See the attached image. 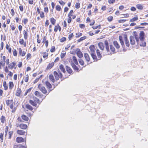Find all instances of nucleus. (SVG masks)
Wrapping results in <instances>:
<instances>
[{
	"label": "nucleus",
	"mask_w": 148,
	"mask_h": 148,
	"mask_svg": "<svg viewBox=\"0 0 148 148\" xmlns=\"http://www.w3.org/2000/svg\"><path fill=\"white\" fill-rule=\"evenodd\" d=\"M89 49H90L89 53L90 54L92 58L94 60V61H97V59L95 53V47L94 45H91L89 47Z\"/></svg>",
	"instance_id": "obj_1"
},
{
	"label": "nucleus",
	"mask_w": 148,
	"mask_h": 148,
	"mask_svg": "<svg viewBox=\"0 0 148 148\" xmlns=\"http://www.w3.org/2000/svg\"><path fill=\"white\" fill-rule=\"evenodd\" d=\"M139 38L137 37V35H136L135 36V38L138 43V42L139 41V38L141 41L143 42L144 41L145 36L143 31H142L140 32L139 34Z\"/></svg>",
	"instance_id": "obj_2"
},
{
	"label": "nucleus",
	"mask_w": 148,
	"mask_h": 148,
	"mask_svg": "<svg viewBox=\"0 0 148 148\" xmlns=\"http://www.w3.org/2000/svg\"><path fill=\"white\" fill-rule=\"evenodd\" d=\"M38 88L43 94H46L47 93V91L46 89L41 84H39Z\"/></svg>",
	"instance_id": "obj_3"
},
{
	"label": "nucleus",
	"mask_w": 148,
	"mask_h": 148,
	"mask_svg": "<svg viewBox=\"0 0 148 148\" xmlns=\"http://www.w3.org/2000/svg\"><path fill=\"white\" fill-rule=\"evenodd\" d=\"M54 75L56 79L57 80L59 79L60 78H61L62 77V73L59 71L58 72V73L56 71H54Z\"/></svg>",
	"instance_id": "obj_4"
},
{
	"label": "nucleus",
	"mask_w": 148,
	"mask_h": 148,
	"mask_svg": "<svg viewBox=\"0 0 148 148\" xmlns=\"http://www.w3.org/2000/svg\"><path fill=\"white\" fill-rule=\"evenodd\" d=\"M3 61H1V66H4L5 63L7 64H8L9 63V59H7L5 60V57L4 56H3Z\"/></svg>",
	"instance_id": "obj_5"
},
{
	"label": "nucleus",
	"mask_w": 148,
	"mask_h": 148,
	"mask_svg": "<svg viewBox=\"0 0 148 148\" xmlns=\"http://www.w3.org/2000/svg\"><path fill=\"white\" fill-rule=\"evenodd\" d=\"M16 62H13L11 63L8 65V67L11 69H12L13 68H14L15 69H16Z\"/></svg>",
	"instance_id": "obj_6"
},
{
	"label": "nucleus",
	"mask_w": 148,
	"mask_h": 148,
	"mask_svg": "<svg viewBox=\"0 0 148 148\" xmlns=\"http://www.w3.org/2000/svg\"><path fill=\"white\" fill-rule=\"evenodd\" d=\"M76 51H77V52H76L77 56L79 58H81L82 57H83V54L81 51L79 49H77Z\"/></svg>",
	"instance_id": "obj_7"
},
{
	"label": "nucleus",
	"mask_w": 148,
	"mask_h": 148,
	"mask_svg": "<svg viewBox=\"0 0 148 148\" xmlns=\"http://www.w3.org/2000/svg\"><path fill=\"white\" fill-rule=\"evenodd\" d=\"M97 51V56L98 58L97 57V61L98 60H100L101 59V57L102 56L101 54L100 53L99 50L98 49H97L96 51Z\"/></svg>",
	"instance_id": "obj_8"
},
{
	"label": "nucleus",
	"mask_w": 148,
	"mask_h": 148,
	"mask_svg": "<svg viewBox=\"0 0 148 148\" xmlns=\"http://www.w3.org/2000/svg\"><path fill=\"white\" fill-rule=\"evenodd\" d=\"M16 140L18 143H20L24 142V139L22 137H18L16 138Z\"/></svg>",
	"instance_id": "obj_9"
},
{
	"label": "nucleus",
	"mask_w": 148,
	"mask_h": 148,
	"mask_svg": "<svg viewBox=\"0 0 148 148\" xmlns=\"http://www.w3.org/2000/svg\"><path fill=\"white\" fill-rule=\"evenodd\" d=\"M130 43L132 45H134L135 44V41L134 36H130Z\"/></svg>",
	"instance_id": "obj_10"
},
{
	"label": "nucleus",
	"mask_w": 148,
	"mask_h": 148,
	"mask_svg": "<svg viewBox=\"0 0 148 148\" xmlns=\"http://www.w3.org/2000/svg\"><path fill=\"white\" fill-rule=\"evenodd\" d=\"M124 39L125 41V44L126 46L127 47H129L130 46V43L126 36H125L124 37Z\"/></svg>",
	"instance_id": "obj_11"
},
{
	"label": "nucleus",
	"mask_w": 148,
	"mask_h": 148,
	"mask_svg": "<svg viewBox=\"0 0 148 148\" xmlns=\"http://www.w3.org/2000/svg\"><path fill=\"white\" fill-rule=\"evenodd\" d=\"M84 55L86 60L87 62H89L90 60V58L88 54L86 53H84Z\"/></svg>",
	"instance_id": "obj_12"
},
{
	"label": "nucleus",
	"mask_w": 148,
	"mask_h": 148,
	"mask_svg": "<svg viewBox=\"0 0 148 148\" xmlns=\"http://www.w3.org/2000/svg\"><path fill=\"white\" fill-rule=\"evenodd\" d=\"M104 43L105 45V47L106 50L108 52L109 51V49L108 46V42L107 40H106L104 41Z\"/></svg>",
	"instance_id": "obj_13"
},
{
	"label": "nucleus",
	"mask_w": 148,
	"mask_h": 148,
	"mask_svg": "<svg viewBox=\"0 0 148 148\" xmlns=\"http://www.w3.org/2000/svg\"><path fill=\"white\" fill-rule=\"evenodd\" d=\"M119 39L121 45L123 47L125 46V45L124 42L123 40L122 37L121 36H119Z\"/></svg>",
	"instance_id": "obj_14"
},
{
	"label": "nucleus",
	"mask_w": 148,
	"mask_h": 148,
	"mask_svg": "<svg viewBox=\"0 0 148 148\" xmlns=\"http://www.w3.org/2000/svg\"><path fill=\"white\" fill-rule=\"evenodd\" d=\"M19 43L21 45H23L25 47L26 46V42H24V40L23 39H21L20 40Z\"/></svg>",
	"instance_id": "obj_15"
},
{
	"label": "nucleus",
	"mask_w": 148,
	"mask_h": 148,
	"mask_svg": "<svg viewBox=\"0 0 148 148\" xmlns=\"http://www.w3.org/2000/svg\"><path fill=\"white\" fill-rule=\"evenodd\" d=\"M98 46L99 48L101 50H103L104 49V47L103 43L102 42H99L98 44Z\"/></svg>",
	"instance_id": "obj_16"
},
{
	"label": "nucleus",
	"mask_w": 148,
	"mask_h": 148,
	"mask_svg": "<svg viewBox=\"0 0 148 148\" xmlns=\"http://www.w3.org/2000/svg\"><path fill=\"white\" fill-rule=\"evenodd\" d=\"M25 132L22 130H18L17 131V133L20 135H24Z\"/></svg>",
	"instance_id": "obj_17"
},
{
	"label": "nucleus",
	"mask_w": 148,
	"mask_h": 148,
	"mask_svg": "<svg viewBox=\"0 0 148 148\" xmlns=\"http://www.w3.org/2000/svg\"><path fill=\"white\" fill-rule=\"evenodd\" d=\"M45 84L48 88L50 89L52 88V85L48 81H46L45 82Z\"/></svg>",
	"instance_id": "obj_18"
},
{
	"label": "nucleus",
	"mask_w": 148,
	"mask_h": 148,
	"mask_svg": "<svg viewBox=\"0 0 148 148\" xmlns=\"http://www.w3.org/2000/svg\"><path fill=\"white\" fill-rule=\"evenodd\" d=\"M27 127L26 125L24 124H20V128L23 129H25Z\"/></svg>",
	"instance_id": "obj_19"
},
{
	"label": "nucleus",
	"mask_w": 148,
	"mask_h": 148,
	"mask_svg": "<svg viewBox=\"0 0 148 148\" xmlns=\"http://www.w3.org/2000/svg\"><path fill=\"white\" fill-rule=\"evenodd\" d=\"M54 63L53 62H51L49 63L47 66V69H50L54 65Z\"/></svg>",
	"instance_id": "obj_20"
},
{
	"label": "nucleus",
	"mask_w": 148,
	"mask_h": 148,
	"mask_svg": "<svg viewBox=\"0 0 148 148\" xmlns=\"http://www.w3.org/2000/svg\"><path fill=\"white\" fill-rule=\"evenodd\" d=\"M14 148H26V147L24 146L16 145L14 144Z\"/></svg>",
	"instance_id": "obj_21"
},
{
	"label": "nucleus",
	"mask_w": 148,
	"mask_h": 148,
	"mask_svg": "<svg viewBox=\"0 0 148 148\" xmlns=\"http://www.w3.org/2000/svg\"><path fill=\"white\" fill-rule=\"evenodd\" d=\"M49 79L53 83L55 82V79L53 75H50L49 76Z\"/></svg>",
	"instance_id": "obj_22"
},
{
	"label": "nucleus",
	"mask_w": 148,
	"mask_h": 148,
	"mask_svg": "<svg viewBox=\"0 0 148 148\" xmlns=\"http://www.w3.org/2000/svg\"><path fill=\"white\" fill-rule=\"evenodd\" d=\"M66 69L67 72L69 74L71 73L72 72V71L71 68L67 66H66Z\"/></svg>",
	"instance_id": "obj_23"
},
{
	"label": "nucleus",
	"mask_w": 148,
	"mask_h": 148,
	"mask_svg": "<svg viewBox=\"0 0 148 148\" xmlns=\"http://www.w3.org/2000/svg\"><path fill=\"white\" fill-rule=\"evenodd\" d=\"M71 65L74 70L78 71V70L79 69L73 63H71Z\"/></svg>",
	"instance_id": "obj_24"
},
{
	"label": "nucleus",
	"mask_w": 148,
	"mask_h": 148,
	"mask_svg": "<svg viewBox=\"0 0 148 148\" xmlns=\"http://www.w3.org/2000/svg\"><path fill=\"white\" fill-rule=\"evenodd\" d=\"M21 91L20 88H18L17 91L16 93V95L17 96H19L21 93Z\"/></svg>",
	"instance_id": "obj_25"
},
{
	"label": "nucleus",
	"mask_w": 148,
	"mask_h": 148,
	"mask_svg": "<svg viewBox=\"0 0 148 148\" xmlns=\"http://www.w3.org/2000/svg\"><path fill=\"white\" fill-rule=\"evenodd\" d=\"M35 95L38 96V97H42L43 96V95H42V94L40 93L38 91H36L35 92Z\"/></svg>",
	"instance_id": "obj_26"
},
{
	"label": "nucleus",
	"mask_w": 148,
	"mask_h": 148,
	"mask_svg": "<svg viewBox=\"0 0 148 148\" xmlns=\"http://www.w3.org/2000/svg\"><path fill=\"white\" fill-rule=\"evenodd\" d=\"M24 38L25 39H27V33L25 30H24L23 31Z\"/></svg>",
	"instance_id": "obj_27"
},
{
	"label": "nucleus",
	"mask_w": 148,
	"mask_h": 148,
	"mask_svg": "<svg viewBox=\"0 0 148 148\" xmlns=\"http://www.w3.org/2000/svg\"><path fill=\"white\" fill-rule=\"evenodd\" d=\"M114 44L116 47L117 49H119L120 47V46L118 42L116 41H114L113 42Z\"/></svg>",
	"instance_id": "obj_28"
},
{
	"label": "nucleus",
	"mask_w": 148,
	"mask_h": 148,
	"mask_svg": "<svg viewBox=\"0 0 148 148\" xmlns=\"http://www.w3.org/2000/svg\"><path fill=\"white\" fill-rule=\"evenodd\" d=\"M22 119L25 121H27L29 119L25 115H23L21 116Z\"/></svg>",
	"instance_id": "obj_29"
},
{
	"label": "nucleus",
	"mask_w": 148,
	"mask_h": 148,
	"mask_svg": "<svg viewBox=\"0 0 148 148\" xmlns=\"http://www.w3.org/2000/svg\"><path fill=\"white\" fill-rule=\"evenodd\" d=\"M29 103L33 106L35 107L37 106V104L36 103H35L33 101L30 100L29 101Z\"/></svg>",
	"instance_id": "obj_30"
},
{
	"label": "nucleus",
	"mask_w": 148,
	"mask_h": 148,
	"mask_svg": "<svg viewBox=\"0 0 148 148\" xmlns=\"http://www.w3.org/2000/svg\"><path fill=\"white\" fill-rule=\"evenodd\" d=\"M26 107L27 109L31 111H32L33 110L32 107L29 104H26Z\"/></svg>",
	"instance_id": "obj_31"
},
{
	"label": "nucleus",
	"mask_w": 148,
	"mask_h": 148,
	"mask_svg": "<svg viewBox=\"0 0 148 148\" xmlns=\"http://www.w3.org/2000/svg\"><path fill=\"white\" fill-rule=\"evenodd\" d=\"M60 69L61 71L63 73H64V72L65 71L64 66L62 64H60Z\"/></svg>",
	"instance_id": "obj_32"
},
{
	"label": "nucleus",
	"mask_w": 148,
	"mask_h": 148,
	"mask_svg": "<svg viewBox=\"0 0 148 148\" xmlns=\"http://www.w3.org/2000/svg\"><path fill=\"white\" fill-rule=\"evenodd\" d=\"M50 21L52 24L54 25L56 22V20L53 18H51L50 19Z\"/></svg>",
	"instance_id": "obj_33"
},
{
	"label": "nucleus",
	"mask_w": 148,
	"mask_h": 148,
	"mask_svg": "<svg viewBox=\"0 0 148 148\" xmlns=\"http://www.w3.org/2000/svg\"><path fill=\"white\" fill-rule=\"evenodd\" d=\"M73 60L75 64H76V65L78 64V62L77 61V60L75 56H73Z\"/></svg>",
	"instance_id": "obj_34"
},
{
	"label": "nucleus",
	"mask_w": 148,
	"mask_h": 148,
	"mask_svg": "<svg viewBox=\"0 0 148 148\" xmlns=\"http://www.w3.org/2000/svg\"><path fill=\"white\" fill-rule=\"evenodd\" d=\"M136 7L138 9L140 10H142L143 9V7L142 5L140 4H137L136 5Z\"/></svg>",
	"instance_id": "obj_35"
},
{
	"label": "nucleus",
	"mask_w": 148,
	"mask_h": 148,
	"mask_svg": "<svg viewBox=\"0 0 148 148\" xmlns=\"http://www.w3.org/2000/svg\"><path fill=\"white\" fill-rule=\"evenodd\" d=\"M3 86L4 88V89L5 90L8 89V85L6 84V82L5 81H4L3 82Z\"/></svg>",
	"instance_id": "obj_36"
},
{
	"label": "nucleus",
	"mask_w": 148,
	"mask_h": 148,
	"mask_svg": "<svg viewBox=\"0 0 148 148\" xmlns=\"http://www.w3.org/2000/svg\"><path fill=\"white\" fill-rule=\"evenodd\" d=\"M14 84L13 82H9V88L11 89L14 86Z\"/></svg>",
	"instance_id": "obj_37"
},
{
	"label": "nucleus",
	"mask_w": 148,
	"mask_h": 148,
	"mask_svg": "<svg viewBox=\"0 0 148 148\" xmlns=\"http://www.w3.org/2000/svg\"><path fill=\"white\" fill-rule=\"evenodd\" d=\"M13 101L12 100H8L6 101V103L8 106H9L10 104H11V103H13Z\"/></svg>",
	"instance_id": "obj_38"
},
{
	"label": "nucleus",
	"mask_w": 148,
	"mask_h": 148,
	"mask_svg": "<svg viewBox=\"0 0 148 148\" xmlns=\"http://www.w3.org/2000/svg\"><path fill=\"white\" fill-rule=\"evenodd\" d=\"M86 36H84V37H81V38H79V39H78L77 40V42H79L84 40V39H86Z\"/></svg>",
	"instance_id": "obj_39"
},
{
	"label": "nucleus",
	"mask_w": 148,
	"mask_h": 148,
	"mask_svg": "<svg viewBox=\"0 0 148 148\" xmlns=\"http://www.w3.org/2000/svg\"><path fill=\"white\" fill-rule=\"evenodd\" d=\"M138 20V18L137 17H134V18L131 19L130 20V22H134L135 21Z\"/></svg>",
	"instance_id": "obj_40"
},
{
	"label": "nucleus",
	"mask_w": 148,
	"mask_h": 148,
	"mask_svg": "<svg viewBox=\"0 0 148 148\" xmlns=\"http://www.w3.org/2000/svg\"><path fill=\"white\" fill-rule=\"evenodd\" d=\"M80 64L82 66H83L84 64V61L81 59L78 60Z\"/></svg>",
	"instance_id": "obj_41"
},
{
	"label": "nucleus",
	"mask_w": 148,
	"mask_h": 148,
	"mask_svg": "<svg viewBox=\"0 0 148 148\" xmlns=\"http://www.w3.org/2000/svg\"><path fill=\"white\" fill-rule=\"evenodd\" d=\"M1 120L2 123H3L5 121V118L4 116H2L1 118Z\"/></svg>",
	"instance_id": "obj_42"
},
{
	"label": "nucleus",
	"mask_w": 148,
	"mask_h": 148,
	"mask_svg": "<svg viewBox=\"0 0 148 148\" xmlns=\"http://www.w3.org/2000/svg\"><path fill=\"white\" fill-rule=\"evenodd\" d=\"M110 49L112 51L114 52L115 51V49L114 46L112 45H110Z\"/></svg>",
	"instance_id": "obj_43"
},
{
	"label": "nucleus",
	"mask_w": 148,
	"mask_h": 148,
	"mask_svg": "<svg viewBox=\"0 0 148 148\" xmlns=\"http://www.w3.org/2000/svg\"><path fill=\"white\" fill-rule=\"evenodd\" d=\"M43 54H44V55L43 56V58H44L47 59V57L48 56V53L45 52L43 53Z\"/></svg>",
	"instance_id": "obj_44"
},
{
	"label": "nucleus",
	"mask_w": 148,
	"mask_h": 148,
	"mask_svg": "<svg viewBox=\"0 0 148 148\" xmlns=\"http://www.w3.org/2000/svg\"><path fill=\"white\" fill-rule=\"evenodd\" d=\"M28 75L27 74L25 75L24 80L25 82H27L28 81Z\"/></svg>",
	"instance_id": "obj_45"
},
{
	"label": "nucleus",
	"mask_w": 148,
	"mask_h": 148,
	"mask_svg": "<svg viewBox=\"0 0 148 148\" xmlns=\"http://www.w3.org/2000/svg\"><path fill=\"white\" fill-rule=\"evenodd\" d=\"M92 27L93 28V29H96L97 28H98L99 29H100L101 28V26L100 25H99L98 26H93Z\"/></svg>",
	"instance_id": "obj_46"
},
{
	"label": "nucleus",
	"mask_w": 148,
	"mask_h": 148,
	"mask_svg": "<svg viewBox=\"0 0 148 148\" xmlns=\"http://www.w3.org/2000/svg\"><path fill=\"white\" fill-rule=\"evenodd\" d=\"M66 38L65 37H63L60 39V41L62 42H63L66 40Z\"/></svg>",
	"instance_id": "obj_47"
},
{
	"label": "nucleus",
	"mask_w": 148,
	"mask_h": 148,
	"mask_svg": "<svg viewBox=\"0 0 148 148\" xmlns=\"http://www.w3.org/2000/svg\"><path fill=\"white\" fill-rule=\"evenodd\" d=\"M80 3H76L75 5V8L76 9H78L80 7Z\"/></svg>",
	"instance_id": "obj_48"
},
{
	"label": "nucleus",
	"mask_w": 148,
	"mask_h": 148,
	"mask_svg": "<svg viewBox=\"0 0 148 148\" xmlns=\"http://www.w3.org/2000/svg\"><path fill=\"white\" fill-rule=\"evenodd\" d=\"M56 10H57V11H60V10H61V7L58 5H57L56 6Z\"/></svg>",
	"instance_id": "obj_49"
},
{
	"label": "nucleus",
	"mask_w": 148,
	"mask_h": 148,
	"mask_svg": "<svg viewBox=\"0 0 148 148\" xmlns=\"http://www.w3.org/2000/svg\"><path fill=\"white\" fill-rule=\"evenodd\" d=\"M82 35V33L79 32L78 33H76V37L77 38H78L80 37Z\"/></svg>",
	"instance_id": "obj_50"
},
{
	"label": "nucleus",
	"mask_w": 148,
	"mask_h": 148,
	"mask_svg": "<svg viewBox=\"0 0 148 148\" xmlns=\"http://www.w3.org/2000/svg\"><path fill=\"white\" fill-rule=\"evenodd\" d=\"M34 101H36L39 104H40L41 103V102H40V100L38 99L36 97H35L34 98Z\"/></svg>",
	"instance_id": "obj_51"
},
{
	"label": "nucleus",
	"mask_w": 148,
	"mask_h": 148,
	"mask_svg": "<svg viewBox=\"0 0 148 148\" xmlns=\"http://www.w3.org/2000/svg\"><path fill=\"white\" fill-rule=\"evenodd\" d=\"M6 49L8 50V51L10 53H11V48H9L8 45L7 44L6 46Z\"/></svg>",
	"instance_id": "obj_52"
},
{
	"label": "nucleus",
	"mask_w": 148,
	"mask_h": 148,
	"mask_svg": "<svg viewBox=\"0 0 148 148\" xmlns=\"http://www.w3.org/2000/svg\"><path fill=\"white\" fill-rule=\"evenodd\" d=\"M73 12V10H71L70 12H69L68 15V17H71V16H72V13Z\"/></svg>",
	"instance_id": "obj_53"
},
{
	"label": "nucleus",
	"mask_w": 148,
	"mask_h": 148,
	"mask_svg": "<svg viewBox=\"0 0 148 148\" xmlns=\"http://www.w3.org/2000/svg\"><path fill=\"white\" fill-rule=\"evenodd\" d=\"M12 132H9L8 133V138L10 139L11 138L12 135Z\"/></svg>",
	"instance_id": "obj_54"
},
{
	"label": "nucleus",
	"mask_w": 148,
	"mask_h": 148,
	"mask_svg": "<svg viewBox=\"0 0 148 148\" xmlns=\"http://www.w3.org/2000/svg\"><path fill=\"white\" fill-rule=\"evenodd\" d=\"M108 21H109L110 22L112 21V19H113V17L112 16H110L109 17H108Z\"/></svg>",
	"instance_id": "obj_55"
},
{
	"label": "nucleus",
	"mask_w": 148,
	"mask_h": 148,
	"mask_svg": "<svg viewBox=\"0 0 148 148\" xmlns=\"http://www.w3.org/2000/svg\"><path fill=\"white\" fill-rule=\"evenodd\" d=\"M73 33L70 34L69 35L68 38L69 40H71V38L73 36Z\"/></svg>",
	"instance_id": "obj_56"
},
{
	"label": "nucleus",
	"mask_w": 148,
	"mask_h": 148,
	"mask_svg": "<svg viewBox=\"0 0 148 148\" xmlns=\"http://www.w3.org/2000/svg\"><path fill=\"white\" fill-rule=\"evenodd\" d=\"M55 51V47L52 46L50 49V51L51 52H53Z\"/></svg>",
	"instance_id": "obj_57"
},
{
	"label": "nucleus",
	"mask_w": 148,
	"mask_h": 148,
	"mask_svg": "<svg viewBox=\"0 0 148 148\" xmlns=\"http://www.w3.org/2000/svg\"><path fill=\"white\" fill-rule=\"evenodd\" d=\"M40 16L41 18H43L44 17V13L42 12L40 13Z\"/></svg>",
	"instance_id": "obj_58"
},
{
	"label": "nucleus",
	"mask_w": 148,
	"mask_h": 148,
	"mask_svg": "<svg viewBox=\"0 0 148 148\" xmlns=\"http://www.w3.org/2000/svg\"><path fill=\"white\" fill-rule=\"evenodd\" d=\"M66 53H62L61 54L60 57L61 58H63L65 56Z\"/></svg>",
	"instance_id": "obj_59"
},
{
	"label": "nucleus",
	"mask_w": 148,
	"mask_h": 148,
	"mask_svg": "<svg viewBox=\"0 0 148 148\" xmlns=\"http://www.w3.org/2000/svg\"><path fill=\"white\" fill-rule=\"evenodd\" d=\"M140 45L141 46L145 47L146 45V43L145 42H143L140 44Z\"/></svg>",
	"instance_id": "obj_60"
},
{
	"label": "nucleus",
	"mask_w": 148,
	"mask_h": 148,
	"mask_svg": "<svg viewBox=\"0 0 148 148\" xmlns=\"http://www.w3.org/2000/svg\"><path fill=\"white\" fill-rule=\"evenodd\" d=\"M13 54L14 56H16L17 55V53L16 49H14L13 52Z\"/></svg>",
	"instance_id": "obj_61"
},
{
	"label": "nucleus",
	"mask_w": 148,
	"mask_h": 148,
	"mask_svg": "<svg viewBox=\"0 0 148 148\" xmlns=\"http://www.w3.org/2000/svg\"><path fill=\"white\" fill-rule=\"evenodd\" d=\"M79 27L82 29H84L85 27V25L83 24H80L79 25Z\"/></svg>",
	"instance_id": "obj_62"
},
{
	"label": "nucleus",
	"mask_w": 148,
	"mask_h": 148,
	"mask_svg": "<svg viewBox=\"0 0 148 148\" xmlns=\"http://www.w3.org/2000/svg\"><path fill=\"white\" fill-rule=\"evenodd\" d=\"M59 3L62 5H64L65 4V3L63 1H59Z\"/></svg>",
	"instance_id": "obj_63"
},
{
	"label": "nucleus",
	"mask_w": 148,
	"mask_h": 148,
	"mask_svg": "<svg viewBox=\"0 0 148 148\" xmlns=\"http://www.w3.org/2000/svg\"><path fill=\"white\" fill-rule=\"evenodd\" d=\"M19 8L21 12H23V6L22 5H21L19 6Z\"/></svg>",
	"instance_id": "obj_64"
}]
</instances>
